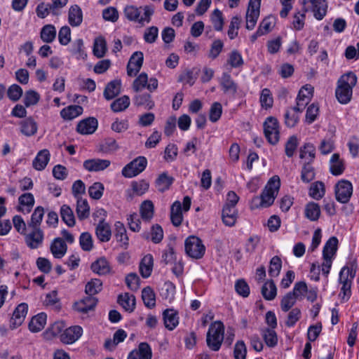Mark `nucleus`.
Returning a JSON list of instances; mask_svg holds the SVG:
<instances>
[{
    "instance_id": "obj_1",
    "label": "nucleus",
    "mask_w": 359,
    "mask_h": 359,
    "mask_svg": "<svg viewBox=\"0 0 359 359\" xmlns=\"http://www.w3.org/2000/svg\"><path fill=\"white\" fill-rule=\"evenodd\" d=\"M280 187V180L278 176H273L267 182L262 194L255 196L251 202L252 209L268 208L271 206L277 196Z\"/></svg>"
},
{
    "instance_id": "obj_2",
    "label": "nucleus",
    "mask_w": 359,
    "mask_h": 359,
    "mask_svg": "<svg viewBox=\"0 0 359 359\" xmlns=\"http://www.w3.org/2000/svg\"><path fill=\"white\" fill-rule=\"evenodd\" d=\"M357 83V77L353 72L342 75L337 82L335 95L341 104H347L351 101L353 88Z\"/></svg>"
},
{
    "instance_id": "obj_3",
    "label": "nucleus",
    "mask_w": 359,
    "mask_h": 359,
    "mask_svg": "<svg viewBox=\"0 0 359 359\" xmlns=\"http://www.w3.org/2000/svg\"><path fill=\"white\" fill-rule=\"evenodd\" d=\"M224 325L222 322L217 320L209 326L206 334L208 347L213 351H218L224 339Z\"/></svg>"
},
{
    "instance_id": "obj_4",
    "label": "nucleus",
    "mask_w": 359,
    "mask_h": 359,
    "mask_svg": "<svg viewBox=\"0 0 359 359\" xmlns=\"http://www.w3.org/2000/svg\"><path fill=\"white\" fill-rule=\"evenodd\" d=\"M126 18L130 21L138 22L140 23L151 21V17L154 13L151 6H144L137 8L134 6H127L123 11Z\"/></svg>"
},
{
    "instance_id": "obj_5",
    "label": "nucleus",
    "mask_w": 359,
    "mask_h": 359,
    "mask_svg": "<svg viewBox=\"0 0 359 359\" xmlns=\"http://www.w3.org/2000/svg\"><path fill=\"white\" fill-rule=\"evenodd\" d=\"M191 200L188 196L183 198V207L180 201H175L170 208V220L172 224L175 226L181 225L183 220L182 210L187 212L191 207Z\"/></svg>"
},
{
    "instance_id": "obj_6",
    "label": "nucleus",
    "mask_w": 359,
    "mask_h": 359,
    "mask_svg": "<svg viewBox=\"0 0 359 359\" xmlns=\"http://www.w3.org/2000/svg\"><path fill=\"white\" fill-rule=\"evenodd\" d=\"M264 133L269 144L276 145L280 140V128L277 118L269 116L264 122Z\"/></svg>"
},
{
    "instance_id": "obj_7",
    "label": "nucleus",
    "mask_w": 359,
    "mask_h": 359,
    "mask_svg": "<svg viewBox=\"0 0 359 359\" xmlns=\"http://www.w3.org/2000/svg\"><path fill=\"white\" fill-rule=\"evenodd\" d=\"M185 252L190 257L198 259L204 255L205 247L199 238L191 236L185 240Z\"/></svg>"
},
{
    "instance_id": "obj_8",
    "label": "nucleus",
    "mask_w": 359,
    "mask_h": 359,
    "mask_svg": "<svg viewBox=\"0 0 359 359\" xmlns=\"http://www.w3.org/2000/svg\"><path fill=\"white\" fill-rule=\"evenodd\" d=\"M158 81L156 78L151 77L149 79L147 74L142 72L134 80L132 88L135 93H139L146 88L152 93L158 88Z\"/></svg>"
},
{
    "instance_id": "obj_9",
    "label": "nucleus",
    "mask_w": 359,
    "mask_h": 359,
    "mask_svg": "<svg viewBox=\"0 0 359 359\" xmlns=\"http://www.w3.org/2000/svg\"><path fill=\"white\" fill-rule=\"evenodd\" d=\"M147 165V158L144 156H138L123 168L122 175L125 177H133L144 170Z\"/></svg>"
},
{
    "instance_id": "obj_10",
    "label": "nucleus",
    "mask_w": 359,
    "mask_h": 359,
    "mask_svg": "<svg viewBox=\"0 0 359 359\" xmlns=\"http://www.w3.org/2000/svg\"><path fill=\"white\" fill-rule=\"evenodd\" d=\"M261 0H250L246 12L245 27L248 30L255 28L260 13Z\"/></svg>"
},
{
    "instance_id": "obj_11",
    "label": "nucleus",
    "mask_w": 359,
    "mask_h": 359,
    "mask_svg": "<svg viewBox=\"0 0 359 359\" xmlns=\"http://www.w3.org/2000/svg\"><path fill=\"white\" fill-rule=\"evenodd\" d=\"M353 194V185L351 182L346 180L339 181L335 185L336 200L341 203H346L349 201Z\"/></svg>"
},
{
    "instance_id": "obj_12",
    "label": "nucleus",
    "mask_w": 359,
    "mask_h": 359,
    "mask_svg": "<svg viewBox=\"0 0 359 359\" xmlns=\"http://www.w3.org/2000/svg\"><path fill=\"white\" fill-rule=\"evenodd\" d=\"M149 184L144 180L133 181L130 184V188L126 191V198L128 201H131L135 196H141L149 189Z\"/></svg>"
},
{
    "instance_id": "obj_13",
    "label": "nucleus",
    "mask_w": 359,
    "mask_h": 359,
    "mask_svg": "<svg viewBox=\"0 0 359 359\" xmlns=\"http://www.w3.org/2000/svg\"><path fill=\"white\" fill-rule=\"evenodd\" d=\"M82 334L83 328L81 326H71L64 330L60 336V339L63 344H72L82 336Z\"/></svg>"
},
{
    "instance_id": "obj_14",
    "label": "nucleus",
    "mask_w": 359,
    "mask_h": 359,
    "mask_svg": "<svg viewBox=\"0 0 359 359\" xmlns=\"http://www.w3.org/2000/svg\"><path fill=\"white\" fill-rule=\"evenodd\" d=\"M219 83L224 94L235 96L237 93L238 86L229 73L224 72Z\"/></svg>"
},
{
    "instance_id": "obj_15",
    "label": "nucleus",
    "mask_w": 359,
    "mask_h": 359,
    "mask_svg": "<svg viewBox=\"0 0 359 359\" xmlns=\"http://www.w3.org/2000/svg\"><path fill=\"white\" fill-rule=\"evenodd\" d=\"M143 60L144 55L141 51H136L131 55L127 65V74L129 76H134L140 72Z\"/></svg>"
},
{
    "instance_id": "obj_16",
    "label": "nucleus",
    "mask_w": 359,
    "mask_h": 359,
    "mask_svg": "<svg viewBox=\"0 0 359 359\" xmlns=\"http://www.w3.org/2000/svg\"><path fill=\"white\" fill-rule=\"evenodd\" d=\"M28 311V305L26 303L20 304L14 310L10 321L11 329H15L24 322Z\"/></svg>"
},
{
    "instance_id": "obj_17",
    "label": "nucleus",
    "mask_w": 359,
    "mask_h": 359,
    "mask_svg": "<svg viewBox=\"0 0 359 359\" xmlns=\"http://www.w3.org/2000/svg\"><path fill=\"white\" fill-rule=\"evenodd\" d=\"M357 271V262L355 259L350 262L344 266L339 272V282L341 284L351 283L355 276Z\"/></svg>"
},
{
    "instance_id": "obj_18",
    "label": "nucleus",
    "mask_w": 359,
    "mask_h": 359,
    "mask_svg": "<svg viewBox=\"0 0 359 359\" xmlns=\"http://www.w3.org/2000/svg\"><path fill=\"white\" fill-rule=\"evenodd\" d=\"M98 299L88 295L82 299L74 303V308L76 311L82 313H87L90 311H93L97 304Z\"/></svg>"
},
{
    "instance_id": "obj_19",
    "label": "nucleus",
    "mask_w": 359,
    "mask_h": 359,
    "mask_svg": "<svg viewBox=\"0 0 359 359\" xmlns=\"http://www.w3.org/2000/svg\"><path fill=\"white\" fill-rule=\"evenodd\" d=\"M43 237V232L41 229H32L30 233L25 235V243L29 248L36 249L42 245Z\"/></svg>"
},
{
    "instance_id": "obj_20",
    "label": "nucleus",
    "mask_w": 359,
    "mask_h": 359,
    "mask_svg": "<svg viewBox=\"0 0 359 359\" xmlns=\"http://www.w3.org/2000/svg\"><path fill=\"white\" fill-rule=\"evenodd\" d=\"M111 164L107 159L93 158L83 162V168L89 172H99L105 170Z\"/></svg>"
},
{
    "instance_id": "obj_21",
    "label": "nucleus",
    "mask_w": 359,
    "mask_h": 359,
    "mask_svg": "<svg viewBox=\"0 0 359 359\" xmlns=\"http://www.w3.org/2000/svg\"><path fill=\"white\" fill-rule=\"evenodd\" d=\"M97 124L95 118L90 117L79 122L76 131L81 135L93 134L96 130Z\"/></svg>"
},
{
    "instance_id": "obj_22",
    "label": "nucleus",
    "mask_w": 359,
    "mask_h": 359,
    "mask_svg": "<svg viewBox=\"0 0 359 359\" xmlns=\"http://www.w3.org/2000/svg\"><path fill=\"white\" fill-rule=\"evenodd\" d=\"M152 353L150 346L146 343H140L138 348L132 351L127 359H151Z\"/></svg>"
},
{
    "instance_id": "obj_23",
    "label": "nucleus",
    "mask_w": 359,
    "mask_h": 359,
    "mask_svg": "<svg viewBox=\"0 0 359 359\" xmlns=\"http://www.w3.org/2000/svg\"><path fill=\"white\" fill-rule=\"evenodd\" d=\"M90 269L95 273L104 276L111 272L109 262L104 257H101L91 264Z\"/></svg>"
},
{
    "instance_id": "obj_24",
    "label": "nucleus",
    "mask_w": 359,
    "mask_h": 359,
    "mask_svg": "<svg viewBox=\"0 0 359 359\" xmlns=\"http://www.w3.org/2000/svg\"><path fill=\"white\" fill-rule=\"evenodd\" d=\"M83 22V12L81 7L74 4L69 7L68 11V22L74 27H79Z\"/></svg>"
},
{
    "instance_id": "obj_25",
    "label": "nucleus",
    "mask_w": 359,
    "mask_h": 359,
    "mask_svg": "<svg viewBox=\"0 0 359 359\" xmlns=\"http://www.w3.org/2000/svg\"><path fill=\"white\" fill-rule=\"evenodd\" d=\"M97 238L101 242H108L111 236V231L109 224L105 222L104 218L100 220L95 229Z\"/></svg>"
},
{
    "instance_id": "obj_26",
    "label": "nucleus",
    "mask_w": 359,
    "mask_h": 359,
    "mask_svg": "<svg viewBox=\"0 0 359 359\" xmlns=\"http://www.w3.org/2000/svg\"><path fill=\"white\" fill-rule=\"evenodd\" d=\"M133 103L136 107H143L145 109L151 110L154 106V101L149 93H137L133 97Z\"/></svg>"
},
{
    "instance_id": "obj_27",
    "label": "nucleus",
    "mask_w": 359,
    "mask_h": 359,
    "mask_svg": "<svg viewBox=\"0 0 359 359\" xmlns=\"http://www.w3.org/2000/svg\"><path fill=\"white\" fill-rule=\"evenodd\" d=\"M121 91V82L120 80H114L109 82L103 93L104 97L107 100H111L118 96Z\"/></svg>"
},
{
    "instance_id": "obj_28",
    "label": "nucleus",
    "mask_w": 359,
    "mask_h": 359,
    "mask_svg": "<svg viewBox=\"0 0 359 359\" xmlns=\"http://www.w3.org/2000/svg\"><path fill=\"white\" fill-rule=\"evenodd\" d=\"M165 327L169 330H173L179 323L178 314L171 309H165L163 313Z\"/></svg>"
},
{
    "instance_id": "obj_29",
    "label": "nucleus",
    "mask_w": 359,
    "mask_h": 359,
    "mask_svg": "<svg viewBox=\"0 0 359 359\" xmlns=\"http://www.w3.org/2000/svg\"><path fill=\"white\" fill-rule=\"evenodd\" d=\"M67 250L65 242L61 238H56L50 245V252L56 259L64 257Z\"/></svg>"
},
{
    "instance_id": "obj_30",
    "label": "nucleus",
    "mask_w": 359,
    "mask_h": 359,
    "mask_svg": "<svg viewBox=\"0 0 359 359\" xmlns=\"http://www.w3.org/2000/svg\"><path fill=\"white\" fill-rule=\"evenodd\" d=\"M118 302L125 311L129 313L133 312L135 309V297L132 294L126 292L120 294L118 297Z\"/></svg>"
},
{
    "instance_id": "obj_31",
    "label": "nucleus",
    "mask_w": 359,
    "mask_h": 359,
    "mask_svg": "<svg viewBox=\"0 0 359 359\" xmlns=\"http://www.w3.org/2000/svg\"><path fill=\"white\" fill-rule=\"evenodd\" d=\"M50 160V153L48 149L41 150L32 162L33 167L37 170H43Z\"/></svg>"
},
{
    "instance_id": "obj_32",
    "label": "nucleus",
    "mask_w": 359,
    "mask_h": 359,
    "mask_svg": "<svg viewBox=\"0 0 359 359\" xmlns=\"http://www.w3.org/2000/svg\"><path fill=\"white\" fill-rule=\"evenodd\" d=\"M20 125V132L25 136H32L37 132V123L32 117H28L22 121Z\"/></svg>"
},
{
    "instance_id": "obj_33",
    "label": "nucleus",
    "mask_w": 359,
    "mask_h": 359,
    "mask_svg": "<svg viewBox=\"0 0 359 359\" xmlns=\"http://www.w3.org/2000/svg\"><path fill=\"white\" fill-rule=\"evenodd\" d=\"M154 265V259L151 255H145L141 260L140 264V273L141 276L147 278L151 276Z\"/></svg>"
},
{
    "instance_id": "obj_34",
    "label": "nucleus",
    "mask_w": 359,
    "mask_h": 359,
    "mask_svg": "<svg viewBox=\"0 0 359 359\" xmlns=\"http://www.w3.org/2000/svg\"><path fill=\"white\" fill-rule=\"evenodd\" d=\"M321 214L320 205L315 202L308 203L304 209L305 217L311 222L318 221Z\"/></svg>"
},
{
    "instance_id": "obj_35",
    "label": "nucleus",
    "mask_w": 359,
    "mask_h": 359,
    "mask_svg": "<svg viewBox=\"0 0 359 359\" xmlns=\"http://www.w3.org/2000/svg\"><path fill=\"white\" fill-rule=\"evenodd\" d=\"M47 316L45 313H40L34 316L29 323V329L32 332L41 331L46 323Z\"/></svg>"
},
{
    "instance_id": "obj_36",
    "label": "nucleus",
    "mask_w": 359,
    "mask_h": 359,
    "mask_svg": "<svg viewBox=\"0 0 359 359\" xmlns=\"http://www.w3.org/2000/svg\"><path fill=\"white\" fill-rule=\"evenodd\" d=\"M236 206L224 205L222 210V220L227 226H233L236 220Z\"/></svg>"
},
{
    "instance_id": "obj_37",
    "label": "nucleus",
    "mask_w": 359,
    "mask_h": 359,
    "mask_svg": "<svg viewBox=\"0 0 359 359\" xmlns=\"http://www.w3.org/2000/svg\"><path fill=\"white\" fill-rule=\"evenodd\" d=\"M262 294L268 301L275 299L277 294V288L273 280H266L262 287Z\"/></svg>"
},
{
    "instance_id": "obj_38",
    "label": "nucleus",
    "mask_w": 359,
    "mask_h": 359,
    "mask_svg": "<svg viewBox=\"0 0 359 359\" xmlns=\"http://www.w3.org/2000/svg\"><path fill=\"white\" fill-rule=\"evenodd\" d=\"M83 107L79 105H70L60 111V115L65 120H72L83 113Z\"/></svg>"
},
{
    "instance_id": "obj_39",
    "label": "nucleus",
    "mask_w": 359,
    "mask_h": 359,
    "mask_svg": "<svg viewBox=\"0 0 359 359\" xmlns=\"http://www.w3.org/2000/svg\"><path fill=\"white\" fill-rule=\"evenodd\" d=\"M345 170L343 161L340 159L338 154H334L330 158V170L333 175L338 176L341 175Z\"/></svg>"
},
{
    "instance_id": "obj_40",
    "label": "nucleus",
    "mask_w": 359,
    "mask_h": 359,
    "mask_svg": "<svg viewBox=\"0 0 359 359\" xmlns=\"http://www.w3.org/2000/svg\"><path fill=\"white\" fill-rule=\"evenodd\" d=\"M115 238L116 241L120 243L121 247L127 248L128 245V238L124 225L121 222H117L115 224Z\"/></svg>"
},
{
    "instance_id": "obj_41",
    "label": "nucleus",
    "mask_w": 359,
    "mask_h": 359,
    "mask_svg": "<svg viewBox=\"0 0 359 359\" xmlns=\"http://www.w3.org/2000/svg\"><path fill=\"white\" fill-rule=\"evenodd\" d=\"M174 182V178L168 175L167 172H163L156 180V187L160 192H164L168 190Z\"/></svg>"
},
{
    "instance_id": "obj_42",
    "label": "nucleus",
    "mask_w": 359,
    "mask_h": 359,
    "mask_svg": "<svg viewBox=\"0 0 359 359\" xmlns=\"http://www.w3.org/2000/svg\"><path fill=\"white\" fill-rule=\"evenodd\" d=\"M312 163L304 162L301 170V180L304 183L308 184L315 179V169Z\"/></svg>"
},
{
    "instance_id": "obj_43",
    "label": "nucleus",
    "mask_w": 359,
    "mask_h": 359,
    "mask_svg": "<svg viewBox=\"0 0 359 359\" xmlns=\"http://www.w3.org/2000/svg\"><path fill=\"white\" fill-rule=\"evenodd\" d=\"M130 104V98L128 95H123L122 97L114 100L110 105L111 109L115 112H121L128 108Z\"/></svg>"
},
{
    "instance_id": "obj_44",
    "label": "nucleus",
    "mask_w": 359,
    "mask_h": 359,
    "mask_svg": "<svg viewBox=\"0 0 359 359\" xmlns=\"http://www.w3.org/2000/svg\"><path fill=\"white\" fill-rule=\"evenodd\" d=\"M140 214L142 219L150 221L154 214V205L151 201L147 200L142 203L140 205Z\"/></svg>"
},
{
    "instance_id": "obj_45",
    "label": "nucleus",
    "mask_w": 359,
    "mask_h": 359,
    "mask_svg": "<svg viewBox=\"0 0 359 359\" xmlns=\"http://www.w3.org/2000/svg\"><path fill=\"white\" fill-rule=\"evenodd\" d=\"M142 299L146 307L152 309L156 306V294L151 287L147 286L142 290Z\"/></svg>"
},
{
    "instance_id": "obj_46",
    "label": "nucleus",
    "mask_w": 359,
    "mask_h": 359,
    "mask_svg": "<svg viewBox=\"0 0 359 359\" xmlns=\"http://www.w3.org/2000/svg\"><path fill=\"white\" fill-rule=\"evenodd\" d=\"M338 239L335 236H332L326 242L323 250V257L332 258L337 250Z\"/></svg>"
},
{
    "instance_id": "obj_47",
    "label": "nucleus",
    "mask_w": 359,
    "mask_h": 359,
    "mask_svg": "<svg viewBox=\"0 0 359 359\" xmlns=\"http://www.w3.org/2000/svg\"><path fill=\"white\" fill-rule=\"evenodd\" d=\"M41 40L46 43H52L56 37V29L53 25H44L40 33Z\"/></svg>"
},
{
    "instance_id": "obj_48",
    "label": "nucleus",
    "mask_w": 359,
    "mask_h": 359,
    "mask_svg": "<svg viewBox=\"0 0 359 359\" xmlns=\"http://www.w3.org/2000/svg\"><path fill=\"white\" fill-rule=\"evenodd\" d=\"M60 216L62 221L69 227L75 225V217L72 208L67 205H63L60 208Z\"/></svg>"
},
{
    "instance_id": "obj_49",
    "label": "nucleus",
    "mask_w": 359,
    "mask_h": 359,
    "mask_svg": "<svg viewBox=\"0 0 359 359\" xmlns=\"http://www.w3.org/2000/svg\"><path fill=\"white\" fill-rule=\"evenodd\" d=\"M325 193V184L320 181L313 182L309 189V196L316 200L321 199Z\"/></svg>"
},
{
    "instance_id": "obj_50",
    "label": "nucleus",
    "mask_w": 359,
    "mask_h": 359,
    "mask_svg": "<svg viewBox=\"0 0 359 359\" xmlns=\"http://www.w3.org/2000/svg\"><path fill=\"white\" fill-rule=\"evenodd\" d=\"M316 156V148L310 143L305 144L300 148L299 157L302 159H306V162L312 163Z\"/></svg>"
},
{
    "instance_id": "obj_51",
    "label": "nucleus",
    "mask_w": 359,
    "mask_h": 359,
    "mask_svg": "<svg viewBox=\"0 0 359 359\" xmlns=\"http://www.w3.org/2000/svg\"><path fill=\"white\" fill-rule=\"evenodd\" d=\"M107 50V42L103 37H98L95 39L93 44V54L97 58L103 57Z\"/></svg>"
},
{
    "instance_id": "obj_52",
    "label": "nucleus",
    "mask_w": 359,
    "mask_h": 359,
    "mask_svg": "<svg viewBox=\"0 0 359 359\" xmlns=\"http://www.w3.org/2000/svg\"><path fill=\"white\" fill-rule=\"evenodd\" d=\"M282 269V260L278 256H273L270 262L269 266V275L272 278L278 277Z\"/></svg>"
},
{
    "instance_id": "obj_53",
    "label": "nucleus",
    "mask_w": 359,
    "mask_h": 359,
    "mask_svg": "<svg viewBox=\"0 0 359 359\" xmlns=\"http://www.w3.org/2000/svg\"><path fill=\"white\" fill-rule=\"evenodd\" d=\"M76 210L79 219L82 220L88 217L90 215V207L87 200L78 198Z\"/></svg>"
},
{
    "instance_id": "obj_54",
    "label": "nucleus",
    "mask_w": 359,
    "mask_h": 359,
    "mask_svg": "<svg viewBox=\"0 0 359 359\" xmlns=\"http://www.w3.org/2000/svg\"><path fill=\"white\" fill-rule=\"evenodd\" d=\"M65 328V325L61 321L55 322L51 326L46 330L44 332V336L47 339H50L57 335H60Z\"/></svg>"
},
{
    "instance_id": "obj_55",
    "label": "nucleus",
    "mask_w": 359,
    "mask_h": 359,
    "mask_svg": "<svg viewBox=\"0 0 359 359\" xmlns=\"http://www.w3.org/2000/svg\"><path fill=\"white\" fill-rule=\"evenodd\" d=\"M102 289V282L98 278H93L86 285L85 292L88 295H94L99 293Z\"/></svg>"
},
{
    "instance_id": "obj_56",
    "label": "nucleus",
    "mask_w": 359,
    "mask_h": 359,
    "mask_svg": "<svg viewBox=\"0 0 359 359\" xmlns=\"http://www.w3.org/2000/svg\"><path fill=\"white\" fill-rule=\"evenodd\" d=\"M43 215V208L41 206L36 207L32 215L30 222L28 223L29 227H32V229H39V226L41 223Z\"/></svg>"
},
{
    "instance_id": "obj_57",
    "label": "nucleus",
    "mask_w": 359,
    "mask_h": 359,
    "mask_svg": "<svg viewBox=\"0 0 359 359\" xmlns=\"http://www.w3.org/2000/svg\"><path fill=\"white\" fill-rule=\"evenodd\" d=\"M242 22L241 18L236 15L231 20L228 29V36L230 39H234L238 34V29Z\"/></svg>"
},
{
    "instance_id": "obj_58",
    "label": "nucleus",
    "mask_w": 359,
    "mask_h": 359,
    "mask_svg": "<svg viewBox=\"0 0 359 359\" xmlns=\"http://www.w3.org/2000/svg\"><path fill=\"white\" fill-rule=\"evenodd\" d=\"M262 337L266 344L269 347H274L277 345L278 337L276 332L273 329H264L262 331Z\"/></svg>"
},
{
    "instance_id": "obj_59",
    "label": "nucleus",
    "mask_w": 359,
    "mask_h": 359,
    "mask_svg": "<svg viewBox=\"0 0 359 359\" xmlns=\"http://www.w3.org/2000/svg\"><path fill=\"white\" fill-rule=\"evenodd\" d=\"M297 298L294 296L293 293L287 292L280 301V308L283 311H289L297 302Z\"/></svg>"
},
{
    "instance_id": "obj_60",
    "label": "nucleus",
    "mask_w": 359,
    "mask_h": 359,
    "mask_svg": "<svg viewBox=\"0 0 359 359\" xmlns=\"http://www.w3.org/2000/svg\"><path fill=\"white\" fill-rule=\"evenodd\" d=\"M259 101L262 108L267 109L272 107L273 100L269 88H264L262 90Z\"/></svg>"
},
{
    "instance_id": "obj_61",
    "label": "nucleus",
    "mask_w": 359,
    "mask_h": 359,
    "mask_svg": "<svg viewBox=\"0 0 359 359\" xmlns=\"http://www.w3.org/2000/svg\"><path fill=\"white\" fill-rule=\"evenodd\" d=\"M79 244L83 250L90 251L93 248L92 236L88 232L82 233L79 238Z\"/></svg>"
},
{
    "instance_id": "obj_62",
    "label": "nucleus",
    "mask_w": 359,
    "mask_h": 359,
    "mask_svg": "<svg viewBox=\"0 0 359 359\" xmlns=\"http://www.w3.org/2000/svg\"><path fill=\"white\" fill-rule=\"evenodd\" d=\"M104 189V187L102 183L95 182L88 188L89 196L93 199L98 200L102 196Z\"/></svg>"
},
{
    "instance_id": "obj_63",
    "label": "nucleus",
    "mask_w": 359,
    "mask_h": 359,
    "mask_svg": "<svg viewBox=\"0 0 359 359\" xmlns=\"http://www.w3.org/2000/svg\"><path fill=\"white\" fill-rule=\"evenodd\" d=\"M211 21L215 30H222L224 26V18L222 11L219 9L214 10L211 15Z\"/></svg>"
},
{
    "instance_id": "obj_64",
    "label": "nucleus",
    "mask_w": 359,
    "mask_h": 359,
    "mask_svg": "<svg viewBox=\"0 0 359 359\" xmlns=\"http://www.w3.org/2000/svg\"><path fill=\"white\" fill-rule=\"evenodd\" d=\"M222 114V106L218 102H214L210 109L209 118L212 123L217 122L221 117Z\"/></svg>"
}]
</instances>
